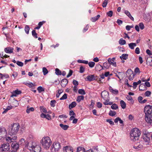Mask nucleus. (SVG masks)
<instances>
[{
	"label": "nucleus",
	"instance_id": "f257e3e1",
	"mask_svg": "<svg viewBox=\"0 0 152 152\" xmlns=\"http://www.w3.org/2000/svg\"><path fill=\"white\" fill-rule=\"evenodd\" d=\"M20 128V125L18 123H14L9 127V132L10 135L6 137V140L8 143H11L17 139L15 135L17 133Z\"/></svg>",
	"mask_w": 152,
	"mask_h": 152
},
{
	"label": "nucleus",
	"instance_id": "f03ea898",
	"mask_svg": "<svg viewBox=\"0 0 152 152\" xmlns=\"http://www.w3.org/2000/svg\"><path fill=\"white\" fill-rule=\"evenodd\" d=\"M26 146L31 152H40L41 150V147L37 142H29Z\"/></svg>",
	"mask_w": 152,
	"mask_h": 152
},
{
	"label": "nucleus",
	"instance_id": "7ed1b4c3",
	"mask_svg": "<svg viewBox=\"0 0 152 152\" xmlns=\"http://www.w3.org/2000/svg\"><path fill=\"white\" fill-rule=\"evenodd\" d=\"M140 134V131L138 128H135L132 129L130 132L131 140L134 141L138 140Z\"/></svg>",
	"mask_w": 152,
	"mask_h": 152
},
{
	"label": "nucleus",
	"instance_id": "20e7f679",
	"mask_svg": "<svg viewBox=\"0 0 152 152\" xmlns=\"http://www.w3.org/2000/svg\"><path fill=\"white\" fill-rule=\"evenodd\" d=\"M41 143L44 148L48 149L51 145V141L49 137H46L42 138Z\"/></svg>",
	"mask_w": 152,
	"mask_h": 152
},
{
	"label": "nucleus",
	"instance_id": "39448f33",
	"mask_svg": "<svg viewBox=\"0 0 152 152\" xmlns=\"http://www.w3.org/2000/svg\"><path fill=\"white\" fill-rule=\"evenodd\" d=\"M10 148L9 143L4 144L0 147V151L1 152H9Z\"/></svg>",
	"mask_w": 152,
	"mask_h": 152
},
{
	"label": "nucleus",
	"instance_id": "423d86ee",
	"mask_svg": "<svg viewBox=\"0 0 152 152\" xmlns=\"http://www.w3.org/2000/svg\"><path fill=\"white\" fill-rule=\"evenodd\" d=\"M144 112L145 115L151 114L152 106L149 105L145 106L144 108Z\"/></svg>",
	"mask_w": 152,
	"mask_h": 152
},
{
	"label": "nucleus",
	"instance_id": "0eeeda50",
	"mask_svg": "<svg viewBox=\"0 0 152 152\" xmlns=\"http://www.w3.org/2000/svg\"><path fill=\"white\" fill-rule=\"evenodd\" d=\"M51 147L52 150H54L55 152H58V151L61 148V146L60 143L57 142L54 143Z\"/></svg>",
	"mask_w": 152,
	"mask_h": 152
},
{
	"label": "nucleus",
	"instance_id": "6e6552de",
	"mask_svg": "<svg viewBox=\"0 0 152 152\" xmlns=\"http://www.w3.org/2000/svg\"><path fill=\"white\" fill-rule=\"evenodd\" d=\"M126 75L127 77H129V79L130 80H132L134 76L133 72L130 69H128L126 71Z\"/></svg>",
	"mask_w": 152,
	"mask_h": 152
},
{
	"label": "nucleus",
	"instance_id": "1a4fd4ad",
	"mask_svg": "<svg viewBox=\"0 0 152 152\" xmlns=\"http://www.w3.org/2000/svg\"><path fill=\"white\" fill-rule=\"evenodd\" d=\"M7 134V131L4 127H0V140L6 136Z\"/></svg>",
	"mask_w": 152,
	"mask_h": 152
},
{
	"label": "nucleus",
	"instance_id": "9d476101",
	"mask_svg": "<svg viewBox=\"0 0 152 152\" xmlns=\"http://www.w3.org/2000/svg\"><path fill=\"white\" fill-rule=\"evenodd\" d=\"M101 96L104 99H107V98H110L108 92L105 90L104 91L101 93Z\"/></svg>",
	"mask_w": 152,
	"mask_h": 152
},
{
	"label": "nucleus",
	"instance_id": "9b49d317",
	"mask_svg": "<svg viewBox=\"0 0 152 152\" xmlns=\"http://www.w3.org/2000/svg\"><path fill=\"white\" fill-rule=\"evenodd\" d=\"M73 149L72 147L69 146H66L64 147L63 152H73Z\"/></svg>",
	"mask_w": 152,
	"mask_h": 152
},
{
	"label": "nucleus",
	"instance_id": "f8f14e48",
	"mask_svg": "<svg viewBox=\"0 0 152 152\" xmlns=\"http://www.w3.org/2000/svg\"><path fill=\"white\" fill-rule=\"evenodd\" d=\"M145 120L148 123L151 124L152 122V117L151 114L145 115Z\"/></svg>",
	"mask_w": 152,
	"mask_h": 152
},
{
	"label": "nucleus",
	"instance_id": "ddd939ff",
	"mask_svg": "<svg viewBox=\"0 0 152 152\" xmlns=\"http://www.w3.org/2000/svg\"><path fill=\"white\" fill-rule=\"evenodd\" d=\"M15 141V140L11 142H13L11 146L14 150L16 151L19 148V144Z\"/></svg>",
	"mask_w": 152,
	"mask_h": 152
},
{
	"label": "nucleus",
	"instance_id": "4468645a",
	"mask_svg": "<svg viewBox=\"0 0 152 152\" xmlns=\"http://www.w3.org/2000/svg\"><path fill=\"white\" fill-rule=\"evenodd\" d=\"M13 48L11 47H7L4 49V51L5 52L8 53H13Z\"/></svg>",
	"mask_w": 152,
	"mask_h": 152
},
{
	"label": "nucleus",
	"instance_id": "2eb2a0df",
	"mask_svg": "<svg viewBox=\"0 0 152 152\" xmlns=\"http://www.w3.org/2000/svg\"><path fill=\"white\" fill-rule=\"evenodd\" d=\"M40 116L42 118H46L48 120L51 119V116L48 114H46L43 113H42L40 115Z\"/></svg>",
	"mask_w": 152,
	"mask_h": 152
},
{
	"label": "nucleus",
	"instance_id": "dca6fc26",
	"mask_svg": "<svg viewBox=\"0 0 152 152\" xmlns=\"http://www.w3.org/2000/svg\"><path fill=\"white\" fill-rule=\"evenodd\" d=\"M142 139L144 141L147 143L146 144H147L149 143L150 139L147 134L144 135L142 137Z\"/></svg>",
	"mask_w": 152,
	"mask_h": 152
},
{
	"label": "nucleus",
	"instance_id": "f3484780",
	"mask_svg": "<svg viewBox=\"0 0 152 152\" xmlns=\"http://www.w3.org/2000/svg\"><path fill=\"white\" fill-rule=\"evenodd\" d=\"M109 89L110 91L113 94H117L118 93V90L116 89H113L111 86H110L109 87Z\"/></svg>",
	"mask_w": 152,
	"mask_h": 152
},
{
	"label": "nucleus",
	"instance_id": "a211bd4d",
	"mask_svg": "<svg viewBox=\"0 0 152 152\" xmlns=\"http://www.w3.org/2000/svg\"><path fill=\"white\" fill-rule=\"evenodd\" d=\"M96 79V77L94 75H88L87 77V80L89 81L95 80Z\"/></svg>",
	"mask_w": 152,
	"mask_h": 152
},
{
	"label": "nucleus",
	"instance_id": "6ab92c4d",
	"mask_svg": "<svg viewBox=\"0 0 152 152\" xmlns=\"http://www.w3.org/2000/svg\"><path fill=\"white\" fill-rule=\"evenodd\" d=\"M68 83V80L66 79H63L61 82V85L63 87H64L67 85Z\"/></svg>",
	"mask_w": 152,
	"mask_h": 152
},
{
	"label": "nucleus",
	"instance_id": "aec40b11",
	"mask_svg": "<svg viewBox=\"0 0 152 152\" xmlns=\"http://www.w3.org/2000/svg\"><path fill=\"white\" fill-rule=\"evenodd\" d=\"M100 66L102 68V69H105L109 68L110 65L109 64V63L105 62L103 63V66L101 65H100Z\"/></svg>",
	"mask_w": 152,
	"mask_h": 152
},
{
	"label": "nucleus",
	"instance_id": "412c9836",
	"mask_svg": "<svg viewBox=\"0 0 152 152\" xmlns=\"http://www.w3.org/2000/svg\"><path fill=\"white\" fill-rule=\"evenodd\" d=\"M124 13L127 15L128 17L132 20H134V18L132 16L131 14L127 10H125L124 11Z\"/></svg>",
	"mask_w": 152,
	"mask_h": 152
},
{
	"label": "nucleus",
	"instance_id": "4be33fe9",
	"mask_svg": "<svg viewBox=\"0 0 152 152\" xmlns=\"http://www.w3.org/2000/svg\"><path fill=\"white\" fill-rule=\"evenodd\" d=\"M108 61L110 65H112L114 66H116V63L114 61V60H112L111 58H109L108 59Z\"/></svg>",
	"mask_w": 152,
	"mask_h": 152
},
{
	"label": "nucleus",
	"instance_id": "5701e85b",
	"mask_svg": "<svg viewBox=\"0 0 152 152\" xmlns=\"http://www.w3.org/2000/svg\"><path fill=\"white\" fill-rule=\"evenodd\" d=\"M21 93V92L20 91H19L17 89L13 92L12 93V96H16L17 95L20 94Z\"/></svg>",
	"mask_w": 152,
	"mask_h": 152
},
{
	"label": "nucleus",
	"instance_id": "b1692460",
	"mask_svg": "<svg viewBox=\"0 0 152 152\" xmlns=\"http://www.w3.org/2000/svg\"><path fill=\"white\" fill-rule=\"evenodd\" d=\"M77 105L75 102H73L70 104L69 105V108L70 110L73 107H75Z\"/></svg>",
	"mask_w": 152,
	"mask_h": 152
},
{
	"label": "nucleus",
	"instance_id": "393cba45",
	"mask_svg": "<svg viewBox=\"0 0 152 152\" xmlns=\"http://www.w3.org/2000/svg\"><path fill=\"white\" fill-rule=\"evenodd\" d=\"M129 47L131 49H134V47L137 46L136 43H131L129 44Z\"/></svg>",
	"mask_w": 152,
	"mask_h": 152
},
{
	"label": "nucleus",
	"instance_id": "a878e982",
	"mask_svg": "<svg viewBox=\"0 0 152 152\" xmlns=\"http://www.w3.org/2000/svg\"><path fill=\"white\" fill-rule=\"evenodd\" d=\"M76 152H86V150L84 148L79 147L77 148Z\"/></svg>",
	"mask_w": 152,
	"mask_h": 152
},
{
	"label": "nucleus",
	"instance_id": "bb28decb",
	"mask_svg": "<svg viewBox=\"0 0 152 152\" xmlns=\"http://www.w3.org/2000/svg\"><path fill=\"white\" fill-rule=\"evenodd\" d=\"M59 125L64 130H67L69 127V126L68 125H64L62 124H60Z\"/></svg>",
	"mask_w": 152,
	"mask_h": 152
},
{
	"label": "nucleus",
	"instance_id": "cd10ccee",
	"mask_svg": "<svg viewBox=\"0 0 152 152\" xmlns=\"http://www.w3.org/2000/svg\"><path fill=\"white\" fill-rule=\"evenodd\" d=\"M100 17L99 15H97L96 16L92 18L91 20L93 22H95Z\"/></svg>",
	"mask_w": 152,
	"mask_h": 152
},
{
	"label": "nucleus",
	"instance_id": "c85d7f7f",
	"mask_svg": "<svg viewBox=\"0 0 152 152\" xmlns=\"http://www.w3.org/2000/svg\"><path fill=\"white\" fill-rule=\"evenodd\" d=\"M84 96H79L77 97L76 101L79 102L81 100H83Z\"/></svg>",
	"mask_w": 152,
	"mask_h": 152
},
{
	"label": "nucleus",
	"instance_id": "c756f323",
	"mask_svg": "<svg viewBox=\"0 0 152 152\" xmlns=\"http://www.w3.org/2000/svg\"><path fill=\"white\" fill-rule=\"evenodd\" d=\"M126 98L128 100L130 101V103L131 104H133L134 102V101L133 99L132 96L127 95Z\"/></svg>",
	"mask_w": 152,
	"mask_h": 152
},
{
	"label": "nucleus",
	"instance_id": "7c9ffc66",
	"mask_svg": "<svg viewBox=\"0 0 152 152\" xmlns=\"http://www.w3.org/2000/svg\"><path fill=\"white\" fill-rule=\"evenodd\" d=\"M121 106L123 109H125L126 107V104L123 100H121L120 102Z\"/></svg>",
	"mask_w": 152,
	"mask_h": 152
},
{
	"label": "nucleus",
	"instance_id": "2f4dec72",
	"mask_svg": "<svg viewBox=\"0 0 152 152\" xmlns=\"http://www.w3.org/2000/svg\"><path fill=\"white\" fill-rule=\"evenodd\" d=\"M128 55L126 54H124L122 55L120 57V58L121 59L126 60L128 58Z\"/></svg>",
	"mask_w": 152,
	"mask_h": 152
},
{
	"label": "nucleus",
	"instance_id": "473e14b6",
	"mask_svg": "<svg viewBox=\"0 0 152 152\" xmlns=\"http://www.w3.org/2000/svg\"><path fill=\"white\" fill-rule=\"evenodd\" d=\"M24 30L26 33L27 34H28L30 30L29 26L28 25H26L25 27Z\"/></svg>",
	"mask_w": 152,
	"mask_h": 152
},
{
	"label": "nucleus",
	"instance_id": "72a5a7b5",
	"mask_svg": "<svg viewBox=\"0 0 152 152\" xmlns=\"http://www.w3.org/2000/svg\"><path fill=\"white\" fill-rule=\"evenodd\" d=\"M119 43L121 45H124L126 44V41L125 40H124L123 39L121 38L119 41Z\"/></svg>",
	"mask_w": 152,
	"mask_h": 152
},
{
	"label": "nucleus",
	"instance_id": "f704fd0d",
	"mask_svg": "<svg viewBox=\"0 0 152 152\" xmlns=\"http://www.w3.org/2000/svg\"><path fill=\"white\" fill-rule=\"evenodd\" d=\"M77 61L79 63H83L85 64H87L88 63V62L87 61L83 60L80 59H79Z\"/></svg>",
	"mask_w": 152,
	"mask_h": 152
},
{
	"label": "nucleus",
	"instance_id": "c9c22d12",
	"mask_svg": "<svg viewBox=\"0 0 152 152\" xmlns=\"http://www.w3.org/2000/svg\"><path fill=\"white\" fill-rule=\"evenodd\" d=\"M40 109L41 112H42L45 113H48L46 109L43 107H40Z\"/></svg>",
	"mask_w": 152,
	"mask_h": 152
},
{
	"label": "nucleus",
	"instance_id": "e433bc0d",
	"mask_svg": "<svg viewBox=\"0 0 152 152\" xmlns=\"http://www.w3.org/2000/svg\"><path fill=\"white\" fill-rule=\"evenodd\" d=\"M55 74L57 75H61V72L59 70V69L58 68H56L55 69Z\"/></svg>",
	"mask_w": 152,
	"mask_h": 152
},
{
	"label": "nucleus",
	"instance_id": "4c0bfd02",
	"mask_svg": "<svg viewBox=\"0 0 152 152\" xmlns=\"http://www.w3.org/2000/svg\"><path fill=\"white\" fill-rule=\"evenodd\" d=\"M27 109L26 110V112L27 113H30V111L33 112L34 111V109L33 107H31L29 108L27 107Z\"/></svg>",
	"mask_w": 152,
	"mask_h": 152
},
{
	"label": "nucleus",
	"instance_id": "58836bf2",
	"mask_svg": "<svg viewBox=\"0 0 152 152\" xmlns=\"http://www.w3.org/2000/svg\"><path fill=\"white\" fill-rule=\"evenodd\" d=\"M37 90L39 93H41V92L45 91L44 88L40 86L38 87L37 88Z\"/></svg>",
	"mask_w": 152,
	"mask_h": 152
},
{
	"label": "nucleus",
	"instance_id": "ea45409f",
	"mask_svg": "<svg viewBox=\"0 0 152 152\" xmlns=\"http://www.w3.org/2000/svg\"><path fill=\"white\" fill-rule=\"evenodd\" d=\"M42 72L44 75H46L48 73V71L46 68L44 67L42 68Z\"/></svg>",
	"mask_w": 152,
	"mask_h": 152
},
{
	"label": "nucleus",
	"instance_id": "a19ab883",
	"mask_svg": "<svg viewBox=\"0 0 152 152\" xmlns=\"http://www.w3.org/2000/svg\"><path fill=\"white\" fill-rule=\"evenodd\" d=\"M116 112L114 111L110 110L109 113V115L111 116H113L115 115L116 114Z\"/></svg>",
	"mask_w": 152,
	"mask_h": 152
},
{
	"label": "nucleus",
	"instance_id": "79ce46f5",
	"mask_svg": "<svg viewBox=\"0 0 152 152\" xmlns=\"http://www.w3.org/2000/svg\"><path fill=\"white\" fill-rule=\"evenodd\" d=\"M88 65L90 67L92 68L94 66L95 63L94 62L91 61L88 63Z\"/></svg>",
	"mask_w": 152,
	"mask_h": 152
},
{
	"label": "nucleus",
	"instance_id": "37998d69",
	"mask_svg": "<svg viewBox=\"0 0 152 152\" xmlns=\"http://www.w3.org/2000/svg\"><path fill=\"white\" fill-rule=\"evenodd\" d=\"M32 36L35 38H37L38 37L37 36V34L36 33V31L35 30H34L32 31Z\"/></svg>",
	"mask_w": 152,
	"mask_h": 152
},
{
	"label": "nucleus",
	"instance_id": "c03bdc74",
	"mask_svg": "<svg viewBox=\"0 0 152 152\" xmlns=\"http://www.w3.org/2000/svg\"><path fill=\"white\" fill-rule=\"evenodd\" d=\"M78 92L79 94L82 95H84L85 94V92L84 90L83 89H79L78 90Z\"/></svg>",
	"mask_w": 152,
	"mask_h": 152
},
{
	"label": "nucleus",
	"instance_id": "a18cd8bd",
	"mask_svg": "<svg viewBox=\"0 0 152 152\" xmlns=\"http://www.w3.org/2000/svg\"><path fill=\"white\" fill-rule=\"evenodd\" d=\"M108 0H104L102 4V6L103 7H106L108 3Z\"/></svg>",
	"mask_w": 152,
	"mask_h": 152
},
{
	"label": "nucleus",
	"instance_id": "49530a36",
	"mask_svg": "<svg viewBox=\"0 0 152 152\" xmlns=\"http://www.w3.org/2000/svg\"><path fill=\"white\" fill-rule=\"evenodd\" d=\"M111 108L112 109L116 110L118 108V106L115 104H114L111 106Z\"/></svg>",
	"mask_w": 152,
	"mask_h": 152
},
{
	"label": "nucleus",
	"instance_id": "de8ad7c7",
	"mask_svg": "<svg viewBox=\"0 0 152 152\" xmlns=\"http://www.w3.org/2000/svg\"><path fill=\"white\" fill-rule=\"evenodd\" d=\"M85 71V68L84 67L82 66H81L80 67V71L79 72L80 73H83Z\"/></svg>",
	"mask_w": 152,
	"mask_h": 152
},
{
	"label": "nucleus",
	"instance_id": "09e8293b",
	"mask_svg": "<svg viewBox=\"0 0 152 152\" xmlns=\"http://www.w3.org/2000/svg\"><path fill=\"white\" fill-rule=\"evenodd\" d=\"M26 85H27L29 87L31 88H32L35 86V84L31 82L27 83Z\"/></svg>",
	"mask_w": 152,
	"mask_h": 152
},
{
	"label": "nucleus",
	"instance_id": "8fccbe9b",
	"mask_svg": "<svg viewBox=\"0 0 152 152\" xmlns=\"http://www.w3.org/2000/svg\"><path fill=\"white\" fill-rule=\"evenodd\" d=\"M110 98H107V99H104V100L105 101L104 102L103 104L104 105H108L109 102V101Z\"/></svg>",
	"mask_w": 152,
	"mask_h": 152
},
{
	"label": "nucleus",
	"instance_id": "3c124183",
	"mask_svg": "<svg viewBox=\"0 0 152 152\" xmlns=\"http://www.w3.org/2000/svg\"><path fill=\"white\" fill-rule=\"evenodd\" d=\"M113 14V11L111 10L110 11L107 13V15L108 16L111 17L112 16Z\"/></svg>",
	"mask_w": 152,
	"mask_h": 152
},
{
	"label": "nucleus",
	"instance_id": "603ef678",
	"mask_svg": "<svg viewBox=\"0 0 152 152\" xmlns=\"http://www.w3.org/2000/svg\"><path fill=\"white\" fill-rule=\"evenodd\" d=\"M67 98V95L66 94H64L60 98V100H64L66 99Z\"/></svg>",
	"mask_w": 152,
	"mask_h": 152
},
{
	"label": "nucleus",
	"instance_id": "864d4df0",
	"mask_svg": "<svg viewBox=\"0 0 152 152\" xmlns=\"http://www.w3.org/2000/svg\"><path fill=\"white\" fill-rule=\"evenodd\" d=\"M139 27L141 30H143L144 28V26L143 24L142 23H139Z\"/></svg>",
	"mask_w": 152,
	"mask_h": 152
},
{
	"label": "nucleus",
	"instance_id": "5fc2aeb1",
	"mask_svg": "<svg viewBox=\"0 0 152 152\" xmlns=\"http://www.w3.org/2000/svg\"><path fill=\"white\" fill-rule=\"evenodd\" d=\"M56 102L55 100H51L50 101V103L51 106L52 107H54L55 106V104L56 103Z\"/></svg>",
	"mask_w": 152,
	"mask_h": 152
},
{
	"label": "nucleus",
	"instance_id": "6e6d98bb",
	"mask_svg": "<svg viewBox=\"0 0 152 152\" xmlns=\"http://www.w3.org/2000/svg\"><path fill=\"white\" fill-rule=\"evenodd\" d=\"M17 64L19 66H22L23 65V62L18 61L16 62Z\"/></svg>",
	"mask_w": 152,
	"mask_h": 152
},
{
	"label": "nucleus",
	"instance_id": "4d7b16f0",
	"mask_svg": "<svg viewBox=\"0 0 152 152\" xmlns=\"http://www.w3.org/2000/svg\"><path fill=\"white\" fill-rule=\"evenodd\" d=\"M73 71L72 70L70 69L68 74L66 76V77L68 78L71 76L72 74Z\"/></svg>",
	"mask_w": 152,
	"mask_h": 152
},
{
	"label": "nucleus",
	"instance_id": "13d9d810",
	"mask_svg": "<svg viewBox=\"0 0 152 152\" xmlns=\"http://www.w3.org/2000/svg\"><path fill=\"white\" fill-rule=\"evenodd\" d=\"M69 115L70 116H73L75 117L76 114L73 110H71L69 112Z\"/></svg>",
	"mask_w": 152,
	"mask_h": 152
},
{
	"label": "nucleus",
	"instance_id": "bf43d9fd",
	"mask_svg": "<svg viewBox=\"0 0 152 152\" xmlns=\"http://www.w3.org/2000/svg\"><path fill=\"white\" fill-rule=\"evenodd\" d=\"M151 92L149 91H146L145 94V95L146 96H149L151 94Z\"/></svg>",
	"mask_w": 152,
	"mask_h": 152
},
{
	"label": "nucleus",
	"instance_id": "052dcab7",
	"mask_svg": "<svg viewBox=\"0 0 152 152\" xmlns=\"http://www.w3.org/2000/svg\"><path fill=\"white\" fill-rule=\"evenodd\" d=\"M106 121L107 122L109 123L111 125H114V122L111 119H107Z\"/></svg>",
	"mask_w": 152,
	"mask_h": 152
},
{
	"label": "nucleus",
	"instance_id": "680f3d73",
	"mask_svg": "<svg viewBox=\"0 0 152 152\" xmlns=\"http://www.w3.org/2000/svg\"><path fill=\"white\" fill-rule=\"evenodd\" d=\"M134 72L136 73H140V69L138 67H136L134 69Z\"/></svg>",
	"mask_w": 152,
	"mask_h": 152
},
{
	"label": "nucleus",
	"instance_id": "e2e57ef3",
	"mask_svg": "<svg viewBox=\"0 0 152 152\" xmlns=\"http://www.w3.org/2000/svg\"><path fill=\"white\" fill-rule=\"evenodd\" d=\"M135 53L137 54H139L140 53V49L139 48H137L135 50Z\"/></svg>",
	"mask_w": 152,
	"mask_h": 152
},
{
	"label": "nucleus",
	"instance_id": "0e129e2a",
	"mask_svg": "<svg viewBox=\"0 0 152 152\" xmlns=\"http://www.w3.org/2000/svg\"><path fill=\"white\" fill-rule=\"evenodd\" d=\"M73 83L75 86H77L78 84V82L75 80H73Z\"/></svg>",
	"mask_w": 152,
	"mask_h": 152
},
{
	"label": "nucleus",
	"instance_id": "69168bd1",
	"mask_svg": "<svg viewBox=\"0 0 152 152\" xmlns=\"http://www.w3.org/2000/svg\"><path fill=\"white\" fill-rule=\"evenodd\" d=\"M116 22L119 25H120L122 23L123 21L122 20H120L118 19L117 21H116Z\"/></svg>",
	"mask_w": 152,
	"mask_h": 152
},
{
	"label": "nucleus",
	"instance_id": "338daca9",
	"mask_svg": "<svg viewBox=\"0 0 152 152\" xmlns=\"http://www.w3.org/2000/svg\"><path fill=\"white\" fill-rule=\"evenodd\" d=\"M25 140L23 138H22L19 141V143H20V145H21V144H23V143H24L25 142Z\"/></svg>",
	"mask_w": 152,
	"mask_h": 152
},
{
	"label": "nucleus",
	"instance_id": "774afa93",
	"mask_svg": "<svg viewBox=\"0 0 152 152\" xmlns=\"http://www.w3.org/2000/svg\"><path fill=\"white\" fill-rule=\"evenodd\" d=\"M146 53L149 55H152V53L151 52L150 50L149 49H147L146 50Z\"/></svg>",
	"mask_w": 152,
	"mask_h": 152
}]
</instances>
